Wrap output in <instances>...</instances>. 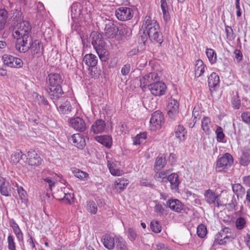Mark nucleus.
I'll return each mask as SVG.
<instances>
[{
    "mask_svg": "<svg viewBox=\"0 0 250 250\" xmlns=\"http://www.w3.org/2000/svg\"><path fill=\"white\" fill-rule=\"evenodd\" d=\"M43 181L47 183L49 186V188L51 190L52 189V188L54 187V185L55 184V181L54 178H52L51 177H48L43 179Z\"/></svg>",
    "mask_w": 250,
    "mask_h": 250,
    "instance_id": "obj_58",
    "label": "nucleus"
},
{
    "mask_svg": "<svg viewBox=\"0 0 250 250\" xmlns=\"http://www.w3.org/2000/svg\"><path fill=\"white\" fill-rule=\"evenodd\" d=\"M90 38L100 59L102 62L107 61L109 53L105 48V42L102 34L97 31H93L90 35Z\"/></svg>",
    "mask_w": 250,
    "mask_h": 250,
    "instance_id": "obj_3",
    "label": "nucleus"
},
{
    "mask_svg": "<svg viewBox=\"0 0 250 250\" xmlns=\"http://www.w3.org/2000/svg\"><path fill=\"white\" fill-rule=\"evenodd\" d=\"M206 55L211 64L214 63L216 62V54L214 51L212 49H206Z\"/></svg>",
    "mask_w": 250,
    "mask_h": 250,
    "instance_id": "obj_44",
    "label": "nucleus"
},
{
    "mask_svg": "<svg viewBox=\"0 0 250 250\" xmlns=\"http://www.w3.org/2000/svg\"><path fill=\"white\" fill-rule=\"evenodd\" d=\"M179 104L178 101L174 99L170 100L167 105V114L172 119L176 117L179 112Z\"/></svg>",
    "mask_w": 250,
    "mask_h": 250,
    "instance_id": "obj_17",
    "label": "nucleus"
},
{
    "mask_svg": "<svg viewBox=\"0 0 250 250\" xmlns=\"http://www.w3.org/2000/svg\"><path fill=\"white\" fill-rule=\"evenodd\" d=\"M23 154L21 151L17 150L15 152L14 154L11 155V162L14 164L18 163L22 159V157L23 156Z\"/></svg>",
    "mask_w": 250,
    "mask_h": 250,
    "instance_id": "obj_43",
    "label": "nucleus"
},
{
    "mask_svg": "<svg viewBox=\"0 0 250 250\" xmlns=\"http://www.w3.org/2000/svg\"><path fill=\"white\" fill-rule=\"evenodd\" d=\"M116 29L113 22L106 19L105 21L104 33L108 38L114 36L116 34Z\"/></svg>",
    "mask_w": 250,
    "mask_h": 250,
    "instance_id": "obj_19",
    "label": "nucleus"
},
{
    "mask_svg": "<svg viewBox=\"0 0 250 250\" xmlns=\"http://www.w3.org/2000/svg\"><path fill=\"white\" fill-rule=\"evenodd\" d=\"M150 227L151 230L156 233L160 232L162 229L161 226L158 221H152L150 223Z\"/></svg>",
    "mask_w": 250,
    "mask_h": 250,
    "instance_id": "obj_46",
    "label": "nucleus"
},
{
    "mask_svg": "<svg viewBox=\"0 0 250 250\" xmlns=\"http://www.w3.org/2000/svg\"><path fill=\"white\" fill-rule=\"evenodd\" d=\"M17 191L21 200V206L22 209L27 207L28 198L26 191L21 187L17 186Z\"/></svg>",
    "mask_w": 250,
    "mask_h": 250,
    "instance_id": "obj_23",
    "label": "nucleus"
},
{
    "mask_svg": "<svg viewBox=\"0 0 250 250\" xmlns=\"http://www.w3.org/2000/svg\"><path fill=\"white\" fill-rule=\"evenodd\" d=\"M246 221L245 219L241 217H238L235 221V226L237 229H242L246 226Z\"/></svg>",
    "mask_w": 250,
    "mask_h": 250,
    "instance_id": "obj_49",
    "label": "nucleus"
},
{
    "mask_svg": "<svg viewBox=\"0 0 250 250\" xmlns=\"http://www.w3.org/2000/svg\"><path fill=\"white\" fill-rule=\"evenodd\" d=\"M130 70V65L129 64H126L124 65L121 69L122 74L124 76L127 75Z\"/></svg>",
    "mask_w": 250,
    "mask_h": 250,
    "instance_id": "obj_60",
    "label": "nucleus"
},
{
    "mask_svg": "<svg viewBox=\"0 0 250 250\" xmlns=\"http://www.w3.org/2000/svg\"><path fill=\"white\" fill-rule=\"evenodd\" d=\"M31 26L27 21H23L17 25V28L13 32V36L17 39L15 48L18 51H25L28 48L26 44L31 41Z\"/></svg>",
    "mask_w": 250,
    "mask_h": 250,
    "instance_id": "obj_1",
    "label": "nucleus"
},
{
    "mask_svg": "<svg viewBox=\"0 0 250 250\" xmlns=\"http://www.w3.org/2000/svg\"><path fill=\"white\" fill-rule=\"evenodd\" d=\"M215 133L217 141L221 142L225 137L222 128L220 126H218L215 131Z\"/></svg>",
    "mask_w": 250,
    "mask_h": 250,
    "instance_id": "obj_54",
    "label": "nucleus"
},
{
    "mask_svg": "<svg viewBox=\"0 0 250 250\" xmlns=\"http://www.w3.org/2000/svg\"><path fill=\"white\" fill-rule=\"evenodd\" d=\"M105 126L104 121L102 119H98L92 125L91 130L95 134L100 133L104 131Z\"/></svg>",
    "mask_w": 250,
    "mask_h": 250,
    "instance_id": "obj_20",
    "label": "nucleus"
},
{
    "mask_svg": "<svg viewBox=\"0 0 250 250\" xmlns=\"http://www.w3.org/2000/svg\"><path fill=\"white\" fill-rule=\"evenodd\" d=\"M204 196L206 201L209 204H213L214 207H219L225 205L224 203L219 199L220 194H216L210 189L205 191Z\"/></svg>",
    "mask_w": 250,
    "mask_h": 250,
    "instance_id": "obj_6",
    "label": "nucleus"
},
{
    "mask_svg": "<svg viewBox=\"0 0 250 250\" xmlns=\"http://www.w3.org/2000/svg\"><path fill=\"white\" fill-rule=\"evenodd\" d=\"M128 182L126 179H118L115 182V188L121 191L123 190L128 185Z\"/></svg>",
    "mask_w": 250,
    "mask_h": 250,
    "instance_id": "obj_42",
    "label": "nucleus"
},
{
    "mask_svg": "<svg viewBox=\"0 0 250 250\" xmlns=\"http://www.w3.org/2000/svg\"><path fill=\"white\" fill-rule=\"evenodd\" d=\"M241 118L244 122L246 124H250V112H245L241 114Z\"/></svg>",
    "mask_w": 250,
    "mask_h": 250,
    "instance_id": "obj_59",
    "label": "nucleus"
},
{
    "mask_svg": "<svg viewBox=\"0 0 250 250\" xmlns=\"http://www.w3.org/2000/svg\"><path fill=\"white\" fill-rule=\"evenodd\" d=\"M116 248L118 250H126L127 244L125 240L121 237H115Z\"/></svg>",
    "mask_w": 250,
    "mask_h": 250,
    "instance_id": "obj_38",
    "label": "nucleus"
},
{
    "mask_svg": "<svg viewBox=\"0 0 250 250\" xmlns=\"http://www.w3.org/2000/svg\"><path fill=\"white\" fill-rule=\"evenodd\" d=\"M26 44L28 48L25 51H19V52L25 53L29 49H30L31 53L37 57H39L42 55L43 51V45L40 41L35 40L34 42H32L31 39V41L27 42Z\"/></svg>",
    "mask_w": 250,
    "mask_h": 250,
    "instance_id": "obj_4",
    "label": "nucleus"
},
{
    "mask_svg": "<svg viewBox=\"0 0 250 250\" xmlns=\"http://www.w3.org/2000/svg\"><path fill=\"white\" fill-rule=\"evenodd\" d=\"M175 133L177 138L180 140H184L187 131L183 125H179L175 129Z\"/></svg>",
    "mask_w": 250,
    "mask_h": 250,
    "instance_id": "obj_39",
    "label": "nucleus"
},
{
    "mask_svg": "<svg viewBox=\"0 0 250 250\" xmlns=\"http://www.w3.org/2000/svg\"><path fill=\"white\" fill-rule=\"evenodd\" d=\"M73 195L72 193L67 192V190H66L65 193V197L63 199V201H64L66 204H71L73 202Z\"/></svg>",
    "mask_w": 250,
    "mask_h": 250,
    "instance_id": "obj_55",
    "label": "nucleus"
},
{
    "mask_svg": "<svg viewBox=\"0 0 250 250\" xmlns=\"http://www.w3.org/2000/svg\"><path fill=\"white\" fill-rule=\"evenodd\" d=\"M148 89L153 95L160 96L165 94L166 85L163 83L156 82L149 85Z\"/></svg>",
    "mask_w": 250,
    "mask_h": 250,
    "instance_id": "obj_11",
    "label": "nucleus"
},
{
    "mask_svg": "<svg viewBox=\"0 0 250 250\" xmlns=\"http://www.w3.org/2000/svg\"><path fill=\"white\" fill-rule=\"evenodd\" d=\"M228 230L229 229L226 228L219 232L216 236L215 242L223 245H225L227 242L231 241L233 238L230 237V235L228 234ZM229 234H230V233Z\"/></svg>",
    "mask_w": 250,
    "mask_h": 250,
    "instance_id": "obj_13",
    "label": "nucleus"
},
{
    "mask_svg": "<svg viewBox=\"0 0 250 250\" xmlns=\"http://www.w3.org/2000/svg\"><path fill=\"white\" fill-rule=\"evenodd\" d=\"M207 230L204 225L200 224L197 228V234L201 238H204L207 234Z\"/></svg>",
    "mask_w": 250,
    "mask_h": 250,
    "instance_id": "obj_48",
    "label": "nucleus"
},
{
    "mask_svg": "<svg viewBox=\"0 0 250 250\" xmlns=\"http://www.w3.org/2000/svg\"><path fill=\"white\" fill-rule=\"evenodd\" d=\"M128 238L131 241H134L136 240L137 235L136 231L131 228L128 229Z\"/></svg>",
    "mask_w": 250,
    "mask_h": 250,
    "instance_id": "obj_56",
    "label": "nucleus"
},
{
    "mask_svg": "<svg viewBox=\"0 0 250 250\" xmlns=\"http://www.w3.org/2000/svg\"><path fill=\"white\" fill-rule=\"evenodd\" d=\"M225 31L227 39L229 41H232L234 39L235 36L234 35L233 30L230 26H226Z\"/></svg>",
    "mask_w": 250,
    "mask_h": 250,
    "instance_id": "obj_52",
    "label": "nucleus"
},
{
    "mask_svg": "<svg viewBox=\"0 0 250 250\" xmlns=\"http://www.w3.org/2000/svg\"><path fill=\"white\" fill-rule=\"evenodd\" d=\"M67 189L64 188L63 189L61 188V190H58L57 192L54 193V196L55 198L60 201L63 200L65 197V193Z\"/></svg>",
    "mask_w": 250,
    "mask_h": 250,
    "instance_id": "obj_51",
    "label": "nucleus"
},
{
    "mask_svg": "<svg viewBox=\"0 0 250 250\" xmlns=\"http://www.w3.org/2000/svg\"><path fill=\"white\" fill-rule=\"evenodd\" d=\"M225 204L224 206L228 205L230 208H231V209L233 208L235 210H236V209L235 208L237 206V203L236 199L234 197V196L232 197V200L230 203H229L227 204Z\"/></svg>",
    "mask_w": 250,
    "mask_h": 250,
    "instance_id": "obj_61",
    "label": "nucleus"
},
{
    "mask_svg": "<svg viewBox=\"0 0 250 250\" xmlns=\"http://www.w3.org/2000/svg\"><path fill=\"white\" fill-rule=\"evenodd\" d=\"M150 41L154 42L161 44L163 42V37L160 31L159 24L153 27L150 30L146 33Z\"/></svg>",
    "mask_w": 250,
    "mask_h": 250,
    "instance_id": "obj_8",
    "label": "nucleus"
},
{
    "mask_svg": "<svg viewBox=\"0 0 250 250\" xmlns=\"http://www.w3.org/2000/svg\"><path fill=\"white\" fill-rule=\"evenodd\" d=\"M115 15L119 20L124 21L132 18L133 16V12L130 8L121 7L116 10Z\"/></svg>",
    "mask_w": 250,
    "mask_h": 250,
    "instance_id": "obj_9",
    "label": "nucleus"
},
{
    "mask_svg": "<svg viewBox=\"0 0 250 250\" xmlns=\"http://www.w3.org/2000/svg\"><path fill=\"white\" fill-rule=\"evenodd\" d=\"M87 210L91 213L95 214L97 211V207L94 201H89L87 204Z\"/></svg>",
    "mask_w": 250,
    "mask_h": 250,
    "instance_id": "obj_50",
    "label": "nucleus"
},
{
    "mask_svg": "<svg viewBox=\"0 0 250 250\" xmlns=\"http://www.w3.org/2000/svg\"><path fill=\"white\" fill-rule=\"evenodd\" d=\"M166 206L171 210L177 213H181L184 210V205L176 199H169L166 203Z\"/></svg>",
    "mask_w": 250,
    "mask_h": 250,
    "instance_id": "obj_16",
    "label": "nucleus"
},
{
    "mask_svg": "<svg viewBox=\"0 0 250 250\" xmlns=\"http://www.w3.org/2000/svg\"><path fill=\"white\" fill-rule=\"evenodd\" d=\"M158 77V74L155 72H151L145 75L140 79V86L142 88H145L146 86L148 88L149 85L153 83V81L156 80Z\"/></svg>",
    "mask_w": 250,
    "mask_h": 250,
    "instance_id": "obj_15",
    "label": "nucleus"
},
{
    "mask_svg": "<svg viewBox=\"0 0 250 250\" xmlns=\"http://www.w3.org/2000/svg\"><path fill=\"white\" fill-rule=\"evenodd\" d=\"M156 248L157 250H172L168 246L165 245L163 243H158L156 244Z\"/></svg>",
    "mask_w": 250,
    "mask_h": 250,
    "instance_id": "obj_63",
    "label": "nucleus"
},
{
    "mask_svg": "<svg viewBox=\"0 0 250 250\" xmlns=\"http://www.w3.org/2000/svg\"><path fill=\"white\" fill-rule=\"evenodd\" d=\"M232 188L233 191L236 194H238V193L243 192L244 190L242 186L239 184H233L232 186Z\"/></svg>",
    "mask_w": 250,
    "mask_h": 250,
    "instance_id": "obj_57",
    "label": "nucleus"
},
{
    "mask_svg": "<svg viewBox=\"0 0 250 250\" xmlns=\"http://www.w3.org/2000/svg\"><path fill=\"white\" fill-rule=\"evenodd\" d=\"M250 162V149H244L240 158V164L243 166H247Z\"/></svg>",
    "mask_w": 250,
    "mask_h": 250,
    "instance_id": "obj_35",
    "label": "nucleus"
},
{
    "mask_svg": "<svg viewBox=\"0 0 250 250\" xmlns=\"http://www.w3.org/2000/svg\"><path fill=\"white\" fill-rule=\"evenodd\" d=\"M146 138V134L145 132L138 134L133 138V144L134 145H139L141 144Z\"/></svg>",
    "mask_w": 250,
    "mask_h": 250,
    "instance_id": "obj_45",
    "label": "nucleus"
},
{
    "mask_svg": "<svg viewBox=\"0 0 250 250\" xmlns=\"http://www.w3.org/2000/svg\"><path fill=\"white\" fill-rule=\"evenodd\" d=\"M164 122V116L160 111L154 112L150 120L151 130H155L161 128L162 123Z\"/></svg>",
    "mask_w": 250,
    "mask_h": 250,
    "instance_id": "obj_10",
    "label": "nucleus"
},
{
    "mask_svg": "<svg viewBox=\"0 0 250 250\" xmlns=\"http://www.w3.org/2000/svg\"><path fill=\"white\" fill-rule=\"evenodd\" d=\"M158 24V22L154 19L149 16H146L145 17L143 24L142 25V29L143 30L145 33H146L149 30L156 26Z\"/></svg>",
    "mask_w": 250,
    "mask_h": 250,
    "instance_id": "obj_18",
    "label": "nucleus"
},
{
    "mask_svg": "<svg viewBox=\"0 0 250 250\" xmlns=\"http://www.w3.org/2000/svg\"><path fill=\"white\" fill-rule=\"evenodd\" d=\"M49 87L47 92L52 99H57L60 98L63 93L61 84L63 80L58 73H51L46 79Z\"/></svg>",
    "mask_w": 250,
    "mask_h": 250,
    "instance_id": "obj_2",
    "label": "nucleus"
},
{
    "mask_svg": "<svg viewBox=\"0 0 250 250\" xmlns=\"http://www.w3.org/2000/svg\"><path fill=\"white\" fill-rule=\"evenodd\" d=\"M0 191L2 195L5 196L11 195V189L8 182H6L4 179L2 178L0 180Z\"/></svg>",
    "mask_w": 250,
    "mask_h": 250,
    "instance_id": "obj_27",
    "label": "nucleus"
},
{
    "mask_svg": "<svg viewBox=\"0 0 250 250\" xmlns=\"http://www.w3.org/2000/svg\"><path fill=\"white\" fill-rule=\"evenodd\" d=\"M103 243L105 248L108 250H111L115 247V239L109 235L105 234L103 236Z\"/></svg>",
    "mask_w": 250,
    "mask_h": 250,
    "instance_id": "obj_25",
    "label": "nucleus"
},
{
    "mask_svg": "<svg viewBox=\"0 0 250 250\" xmlns=\"http://www.w3.org/2000/svg\"><path fill=\"white\" fill-rule=\"evenodd\" d=\"M169 170L162 171L160 172L155 171L154 175V178L157 181L160 182H165L167 181V176L170 173Z\"/></svg>",
    "mask_w": 250,
    "mask_h": 250,
    "instance_id": "obj_29",
    "label": "nucleus"
},
{
    "mask_svg": "<svg viewBox=\"0 0 250 250\" xmlns=\"http://www.w3.org/2000/svg\"><path fill=\"white\" fill-rule=\"evenodd\" d=\"M220 80L219 77L215 72H212L208 78V84L210 90L219 84Z\"/></svg>",
    "mask_w": 250,
    "mask_h": 250,
    "instance_id": "obj_28",
    "label": "nucleus"
},
{
    "mask_svg": "<svg viewBox=\"0 0 250 250\" xmlns=\"http://www.w3.org/2000/svg\"><path fill=\"white\" fill-rule=\"evenodd\" d=\"M7 12L5 9H0V31L5 26L7 19Z\"/></svg>",
    "mask_w": 250,
    "mask_h": 250,
    "instance_id": "obj_40",
    "label": "nucleus"
},
{
    "mask_svg": "<svg viewBox=\"0 0 250 250\" xmlns=\"http://www.w3.org/2000/svg\"><path fill=\"white\" fill-rule=\"evenodd\" d=\"M167 181L170 182L172 189L177 188L180 183L178 176L175 173L169 174L167 176Z\"/></svg>",
    "mask_w": 250,
    "mask_h": 250,
    "instance_id": "obj_34",
    "label": "nucleus"
},
{
    "mask_svg": "<svg viewBox=\"0 0 250 250\" xmlns=\"http://www.w3.org/2000/svg\"><path fill=\"white\" fill-rule=\"evenodd\" d=\"M8 248L9 250H16V244L14 237L12 235H9L7 238Z\"/></svg>",
    "mask_w": 250,
    "mask_h": 250,
    "instance_id": "obj_53",
    "label": "nucleus"
},
{
    "mask_svg": "<svg viewBox=\"0 0 250 250\" xmlns=\"http://www.w3.org/2000/svg\"><path fill=\"white\" fill-rule=\"evenodd\" d=\"M83 60L86 65L91 67H95L98 63L97 56L91 53L86 54Z\"/></svg>",
    "mask_w": 250,
    "mask_h": 250,
    "instance_id": "obj_24",
    "label": "nucleus"
},
{
    "mask_svg": "<svg viewBox=\"0 0 250 250\" xmlns=\"http://www.w3.org/2000/svg\"><path fill=\"white\" fill-rule=\"evenodd\" d=\"M205 65L201 60H198L196 62L195 66V76L199 77L205 72Z\"/></svg>",
    "mask_w": 250,
    "mask_h": 250,
    "instance_id": "obj_31",
    "label": "nucleus"
},
{
    "mask_svg": "<svg viewBox=\"0 0 250 250\" xmlns=\"http://www.w3.org/2000/svg\"><path fill=\"white\" fill-rule=\"evenodd\" d=\"M71 108L70 102L66 101L59 106L58 110L62 114H68L71 111Z\"/></svg>",
    "mask_w": 250,
    "mask_h": 250,
    "instance_id": "obj_37",
    "label": "nucleus"
},
{
    "mask_svg": "<svg viewBox=\"0 0 250 250\" xmlns=\"http://www.w3.org/2000/svg\"><path fill=\"white\" fill-rule=\"evenodd\" d=\"M122 32L123 34H125L126 36L129 37L131 35L132 29L130 27L125 26L123 27Z\"/></svg>",
    "mask_w": 250,
    "mask_h": 250,
    "instance_id": "obj_64",
    "label": "nucleus"
},
{
    "mask_svg": "<svg viewBox=\"0 0 250 250\" xmlns=\"http://www.w3.org/2000/svg\"><path fill=\"white\" fill-rule=\"evenodd\" d=\"M2 60L4 64L10 67L21 68L23 64V62L21 59L11 55H4Z\"/></svg>",
    "mask_w": 250,
    "mask_h": 250,
    "instance_id": "obj_7",
    "label": "nucleus"
},
{
    "mask_svg": "<svg viewBox=\"0 0 250 250\" xmlns=\"http://www.w3.org/2000/svg\"><path fill=\"white\" fill-rule=\"evenodd\" d=\"M155 212L159 215H167V210L163 207L162 205L158 203L156 204L154 207Z\"/></svg>",
    "mask_w": 250,
    "mask_h": 250,
    "instance_id": "obj_47",
    "label": "nucleus"
},
{
    "mask_svg": "<svg viewBox=\"0 0 250 250\" xmlns=\"http://www.w3.org/2000/svg\"><path fill=\"white\" fill-rule=\"evenodd\" d=\"M10 226L13 229V231L19 241H22L23 239V233L20 229L18 225L15 222L12 221L10 223Z\"/></svg>",
    "mask_w": 250,
    "mask_h": 250,
    "instance_id": "obj_36",
    "label": "nucleus"
},
{
    "mask_svg": "<svg viewBox=\"0 0 250 250\" xmlns=\"http://www.w3.org/2000/svg\"><path fill=\"white\" fill-rule=\"evenodd\" d=\"M72 172L76 177L82 180L85 181L87 179L88 174L84 171L75 168L72 170Z\"/></svg>",
    "mask_w": 250,
    "mask_h": 250,
    "instance_id": "obj_41",
    "label": "nucleus"
},
{
    "mask_svg": "<svg viewBox=\"0 0 250 250\" xmlns=\"http://www.w3.org/2000/svg\"><path fill=\"white\" fill-rule=\"evenodd\" d=\"M233 159L229 153H225L219 158L216 163V170L217 171H222L229 168L232 164Z\"/></svg>",
    "mask_w": 250,
    "mask_h": 250,
    "instance_id": "obj_5",
    "label": "nucleus"
},
{
    "mask_svg": "<svg viewBox=\"0 0 250 250\" xmlns=\"http://www.w3.org/2000/svg\"><path fill=\"white\" fill-rule=\"evenodd\" d=\"M73 143L77 147L82 149L85 145V139L80 133L74 134L71 136Z\"/></svg>",
    "mask_w": 250,
    "mask_h": 250,
    "instance_id": "obj_21",
    "label": "nucleus"
},
{
    "mask_svg": "<svg viewBox=\"0 0 250 250\" xmlns=\"http://www.w3.org/2000/svg\"><path fill=\"white\" fill-rule=\"evenodd\" d=\"M107 167L111 174L113 176H120L123 173V171L118 168L116 164L111 160L107 161Z\"/></svg>",
    "mask_w": 250,
    "mask_h": 250,
    "instance_id": "obj_30",
    "label": "nucleus"
},
{
    "mask_svg": "<svg viewBox=\"0 0 250 250\" xmlns=\"http://www.w3.org/2000/svg\"><path fill=\"white\" fill-rule=\"evenodd\" d=\"M166 164V160L165 157L158 156L155 160L154 169L155 171H158L162 169Z\"/></svg>",
    "mask_w": 250,
    "mask_h": 250,
    "instance_id": "obj_33",
    "label": "nucleus"
},
{
    "mask_svg": "<svg viewBox=\"0 0 250 250\" xmlns=\"http://www.w3.org/2000/svg\"><path fill=\"white\" fill-rule=\"evenodd\" d=\"M234 59L238 62H239L242 60L243 55L240 50H235L234 52Z\"/></svg>",
    "mask_w": 250,
    "mask_h": 250,
    "instance_id": "obj_62",
    "label": "nucleus"
},
{
    "mask_svg": "<svg viewBox=\"0 0 250 250\" xmlns=\"http://www.w3.org/2000/svg\"><path fill=\"white\" fill-rule=\"evenodd\" d=\"M161 8L163 14V19L167 22L170 20V15L168 12V7L167 0H161Z\"/></svg>",
    "mask_w": 250,
    "mask_h": 250,
    "instance_id": "obj_32",
    "label": "nucleus"
},
{
    "mask_svg": "<svg viewBox=\"0 0 250 250\" xmlns=\"http://www.w3.org/2000/svg\"><path fill=\"white\" fill-rule=\"evenodd\" d=\"M96 140L105 146L107 148H110L112 145V138L108 135L98 136L96 137Z\"/></svg>",
    "mask_w": 250,
    "mask_h": 250,
    "instance_id": "obj_26",
    "label": "nucleus"
},
{
    "mask_svg": "<svg viewBox=\"0 0 250 250\" xmlns=\"http://www.w3.org/2000/svg\"><path fill=\"white\" fill-rule=\"evenodd\" d=\"M212 124L209 118L204 116L201 120V127L203 131L208 135L211 132Z\"/></svg>",
    "mask_w": 250,
    "mask_h": 250,
    "instance_id": "obj_22",
    "label": "nucleus"
},
{
    "mask_svg": "<svg viewBox=\"0 0 250 250\" xmlns=\"http://www.w3.org/2000/svg\"><path fill=\"white\" fill-rule=\"evenodd\" d=\"M27 162L29 165L37 167L42 164L41 158L35 150H29L27 152Z\"/></svg>",
    "mask_w": 250,
    "mask_h": 250,
    "instance_id": "obj_14",
    "label": "nucleus"
},
{
    "mask_svg": "<svg viewBox=\"0 0 250 250\" xmlns=\"http://www.w3.org/2000/svg\"><path fill=\"white\" fill-rule=\"evenodd\" d=\"M68 122L70 126L76 131L83 132L86 129V125L84 121L80 117L71 118L69 119Z\"/></svg>",
    "mask_w": 250,
    "mask_h": 250,
    "instance_id": "obj_12",
    "label": "nucleus"
}]
</instances>
